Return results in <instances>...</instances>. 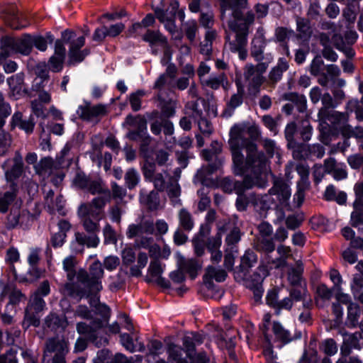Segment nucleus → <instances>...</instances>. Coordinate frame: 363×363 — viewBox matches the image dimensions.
<instances>
[{"instance_id": "nucleus-53", "label": "nucleus", "mask_w": 363, "mask_h": 363, "mask_svg": "<svg viewBox=\"0 0 363 363\" xmlns=\"http://www.w3.org/2000/svg\"><path fill=\"white\" fill-rule=\"evenodd\" d=\"M145 95V91L139 89L130 95V104L134 111H138L141 108V99Z\"/></svg>"}, {"instance_id": "nucleus-15", "label": "nucleus", "mask_w": 363, "mask_h": 363, "mask_svg": "<svg viewBox=\"0 0 363 363\" xmlns=\"http://www.w3.org/2000/svg\"><path fill=\"white\" fill-rule=\"evenodd\" d=\"M30 216L27 212H21L18 208H13L7 217L6 227L9 229H13L17 227L27 228L29 225Z\"/></svg>"}, {"instance_id": "nucleus-29", "label": "nucleus", "mask_w": 363, "mask_h": 363, "mask_svg": "<svg viewBox=\"0 0 363 363\" xmlns=\"http://www.w3.org/2000/svg\"><path fill=\"white\" fill-rule=\"evenodd\" d=\"M179 226L185 231H191L194 227V220L191 213L184 208L178 212Z\"/></svg>"}, {"instance_id": "nucleus-24", "label": "nucleus", "mask_w": 363, "mask_h": 363, "mask_svg": "<svg viewBox=\"0 0 363 363\" xmlns=\"http://www.w3.org/2000/svg\"><path fill=\"white\" fill-rule=\"evenodd\" d=\"M269 194L250 196L252 203L257 211H259L261 216H266L267 211L270 208L272 203Z\"/></svg>"}, {"instance_id": "nucleus-32", "label": "nucleus", "mask_w": 363, "mask_h": 363, "mask_svg": "<svg viewBox=\"0 0 363 363\" xmlns=\"http://www.w3.org/2000/svg\"><path fill=\"white\" fill-rule=\"evenodd\" d=\"M77 264V259L72 255L65 257L62 261V267L67 273V278L69 281L68 283H73L72 281L74 277L77 275V272H76L75 269Z\"/></svg>"}, {"instance_id": "nucleus-6", "label": "nucleus", "mask_w": 363, "mask_h": 363, "mask_svg": "<svg viewBox=\"0 0 363 363\" xmlns=\"http://www.w3.org/2000/svg\"><path fill=\"white\" fill-rule=\"evenodd\" d=\"M76 33L72 30H65L62 33V40L69 44L68 57L69 63L74 64L82 62L89 53V50L81 48L84 45L85 37L81 36L76 39Z\"/></svg>"}, {"instance_id": "nucleus-5", "label": "nucleus", "mask_w": 363, "mask_h": 363, "mask_svg": "<svg viewBox=\"0 0 363 363\" xmlns=\"http://www.w3.org/2000/svg\"><path fill=\"white\" fill-rule=\"evenodd\" d=\"M279 290L274 288L267 294L266 301L272 307L277 315H280L282 310L289 311L294 305V301H302L303 308H311L313 301L307 290L306 284L300 287H294L289 291V296L279 300Z\"/></svg>"}, {"instance_id": "nucleus-40", "label": "nucleus", "mask_w": 363, "mask_h": 363, "mask_svg": "<svg viewBox=\"0 0 363 363\" xmlns=\"http://www.w3.org/2000/svg\"><path fill=\"white\" fill-rule=\"evenodd\" d=\"M167 192L174 206L182 204L181 200L179 199L181 195V188L177 182L170 181L167 186Z\"/></svg>"}, {"instance_id": "nucleus-19", "label": "nucleus", "mask_w": 363, "mask_h": 363, "mask_svg": "<svg viewBox=\"0 0 363 363\" xmlns=\"http://www.w3.org/2000/svg\"><path fill=\"white\" fill-rule=\"evenodd\" d=\"M3 18L5 22L13 29H21L27 26L23 23V18L18 15L15 5L8 6L3 10Z\"/></svg>"}, {"instance_id": "nucleus-59", "label": "nucleus", "mask_w": 363, "mask_h": 363, "mask_svg": "<svg viewBox=\"0 0 363 363\" xmlns=\"http://www.w3.org/2000/svg\"><path fill=\"white\" fill-rule=\"evenodd\" d=\"M37 313L34 311L26 308L25 310L24 324L26 323L28 327L30 325L38 326L40 320L36 315Z\"/></svg>"}, {"instance_id": "nucleus-39", "label": "nucleus", "mask_w": 363, "mask_h": 363, "mask_svg": "<svg viewBox=\"0 0 363 363\" xmlns=\"http://www.w3.org/2000/svg\"><path fill=\"white\" fill-rule=\"evenodd\" d=\"M288 147L292 150V155L294 159H305L310 155V145L295 142L294 145L288 146Z\"/></svg>"}, {"instance_id": "nucleus-17", "label": "nucleus", "mask_w": 363, "mask_h": 363, "mask_svg": "<svg viewBox=\"0 0 363 363\" xmlns=\"http://www.w3.org/2000/svg\"><path fill=\"white\" fill-rule=\"evenodd\" d=\"M269 194L277 196V199L281 204L287 206L291 197V189L284 181L276 179L274 182L273 186L269 190Z\"/></svg>"}, {"instance_id": "nucleus-57", "label": "nucleus", "mask_w": 363, "mask_h": 363, "mask_svg": "<svg viewBox=\"0 0 363 363\" xmlns=\"http://www.w3.org/2000/svg\"><path fill=\"white\" fill-rule=\"evenodd\" d=\"M186 113L189 117L194 118L196 121L203 118V111L199 108L197 101H194L188 104Z\"/></svg>"}, {"instance_id": "nucleus-33", "label": "nucleus", "mask_w": 363, "mask_h": 363, "mask_svg": "<svg viewBox=\"0 0 363 363\" xmlns=\"http://www.w3.org/2000/svg\"><path fill=\"white\" fill-rule=\"evenodd\" d=\"M89 298H90L89 304L91 306L94 307L96 312L102 316L103 320H101L104 322L105 326L110 318L109 308L105 304L99 303V298L96 296V294L92 295Z\"/></svg>"}, {"instance_id": "nucleus-13", "label": "nucleus", "mask_w": 363, "mask_h": 363, "mask_svg": "<svg viewBox=\"0 0 363 363\" xmlns=\"http://www.w3.org/2000/svg\"><path fill=\"white\" fill-rule=\"evenodd\" d=\"M163 268L162 263L157 259L151 260L148 269L147 281L155 282L163 288H169V282L162 277Z\"/></svg>"}, {"instance_id": "nucleus-1", "label": "nucleus", "mask_w": 363, "mask_h": 363, "mask_svg": "<svg viewBox=\"0 0 363 363\" xmlns=\"http://www.w3.org/2000/svg\"><path fill=\"white\" fill-rule=\"evenodd\" d=\"M221 7L223 21L226 18L225 11L227 9L232 11L231 17L228 18L226 22L229 30L235 33V40H230L226 31V44L232 52L238 53L239 58L244 60L247 56L246 49L247 36L250 33V26L255 21V14L252 11H246L247 0H222Z\"/></svg>"}, {"instance_id": "nucleus-54", "label": "nucleus", "mask_w": 363, "mask_h": 363, "mask_svg": "<svg viewBox=\"0 0 363 363\" xmlns=\"http://www.w3.org/2000/svg\"><path fill=\"white\" fill-rule=\"evenodd\" d=\"M206 275L211 279H214L216 281L221 282L225 279L227 273L224 269L208 267L206 269Z\"/></svg>"}, {"instance_id": "nucleus-64", "label": "nucleus", "mask_w": 363, "mask_h": 363, "mask_svg": "<svg viewBox=\"0 0 363 363\" xmlns=\"http://www.w3.org/2000/svg\"><path fill=\"white\" fill-rule=\"evenodd\" d=\"M354 190L356 195V200L354 203V208L363 206V182L357 183Z\"/></svg>"}, {"instance_id": "nucleus-58", "label": "nucleus", "mask_w": 363, "mask_h": 363, "mask_svg": "<svg viewBox=\"0 0 363 363\" xmlns=\"http://www.w3.org/2000/svg\"><path fill=\"white\" fill-rule=\"evenodd\" d=\"M309 189V186L297 184V191L294 196V205L299 208L304 201L305 192Z\"/></svg>"}, {"instance_id": "nucleus-38", "label": "nucleus", "mask_w": 363, "mask_h": 363, "mask_svg": "<svg viewBox=\"0 0 363 363\" xmlns=\"http://www.w3.org/2000/svg\"><path fill=\"white\" fill-rule=\"evenodd\" d=\"M272 330L276 338L281 342L288 343L292 340L290 332L285 329L281 323L274 321L273 323Z\"/></svg>"}, {"instance_id": "nucleus-3", "label": "nucleus", "mask_w": 363, "mask_h": 363, "mask_svg": "<svg viewBox=\"0 0 363 363\" xmlns=\"http://www.w3.org/2000/svg\"><path fill=\"white\" fill-rule=\"evenodd\" d=\"M103 276L102 264L99 261H96L90 265L89 272L79 269L77 275L78 283H66L62 291L67 296L78 298L79 301L83 298H89L97 294L102 289Z\"/></svg>"}, {"instance_id": "nucleus-7", "label": "nucleus", "mask_w": 363, "mask_h": 363, "mask_svg": "<svg viewBox=\"0 0 363 363\" xmlns=\"http://www.w3.org/2000/svg\"><path fill=\"white\" fill-rule=\"evenodd\" d=\"M0 46L1 49V57L6 58L12 53L18 52L25 55H29L32 50L33 42H32V37L29 35L19 39L5 37L1 40Z\"/></svg>"}, {"instance_id": "nucleus-41", "label": "nucleus", "mask_w": 363, "mask_h": 363, "mask_svg": "<svg viewBox=\"0 0 363 363\" xmlns=\"http://www.w3.org/2000/svg\"><path fill=\"white\" fill-rule=\"evenodd\" d=\"M179 266L184 272L189 273L192 279L196 277V272L199 267L198 263L193 259H182Z\"/></svg>"}, {"instance_id": "nucleus-48", "label": "nucleus", "mask_w": 363, "mask_h": 363, "mask_svg": "<svg viewBox=\"0 0 363 363\" xmlns=\"http://www.w3.org/2000/svg\"><path fill=\"white\" fill-rule=\"evenodd\" d=\"M316 298L315 301L316 304H320V300L322 301H329L332 296L333 291L331 289H328L325 284H320L316 288Z\"/></svg>"}, {"instance_id": "nucleus-49", "label": "nucleus", "mask_w": 363, "mask_h": 363, "mask_svg": "<svg viewBox=\"0 0 363 363\" xmlns=\"http://www.w3.org/2000/svg\"><path fill=\"white\" fill-rule=\"evenodd\" d=\"M209 193L208 189L202 187L198 190L197 194L200 197V200L198 203V209L200 211H204L211 203V199L208 196Z\"/></svg>"}, {"instance_id": "nucleus-25", "label": "nucleus", "mask_w": 363, "mask_h": 363, "mask_svg": "<svg viewBox=\"0 0 363 363\" xmlns=\"http://www.w3.org/2000/svg\"><path fill=\"white\" fill-rule=\"evenodd\" d=\"M45 324L46 327L52 330H57L58 329L65 330L68 325V322L65 315L60 316L57 314L51 313L46 317Z\"/></svg>"}, {"instance_id": "nucleus-11", "label": "nucleus", "mask_w": 363, "mask_h": 363, "mask_svg": "<svg viewBox=\"0 0 363 363\" xmlns=\"http://www.w3.org/2000/svg\"><path fill=\"white\" fill-rule=\"evenodd\" d=\"M11 162L12 165L10 168L5 170V177L7 182L10 183L11 189L16 188V184L15 181L18 179L23 174V162L21 154L16 152L14 157L11 161L7 160L5 162L2 167L5 168L9 163Z\"/></svg>"}, {"instance_id": "nucleus-63", "label": "nucleus", "mask_w": 363, "mask_h": 363, "mask_svg": "<svg viewBox=\"0 0 363 363\" xmlns=\"http://www.w3.org/2000/svg\"><path fill=\"white\" fill-rule=\"evenodd\" d=\"M103 233L105 243L114 244L116 242V233L110 224L107 223L105 225L103 230Z\"/></svg>"}, {"instance_id": "nucleus-16", "label": "nucleus", "mask_w": 363, "mask_h": 363, "mask_svg": "<svg viewBox=\"0 0 363 363\" xmlns=\"http://www.w3.org/2000/svg\"><path fill=\"white\" fill-rule=\"evenodd\" d=\"M267 40L262 33H257L252 38L250 44V55L257 62L264 61L266 57L264 49Z\"/></svg>"}, {"instance_id": "nucleus-56", "label": "nucleus", "mask_w": 363, "mask_h": 363, "mask_svg": "<svg viewBox=\"0 0 363 363\" xmlns=\"http://www.w3.org/2000/svg\"><path fill=\"white\" fill-rule=\"evenodd\" d=\"M83 218V226L86 231L91 234H96L99 231V221H94L92 218L87 216H82Z\"/></svg>"}, {"instance_id": "nucleus-47", "label": "nucleus", "mask_w": 363, "mask_h": 363, "mask_svg": "<svg viewBox=\"0 0 363 363\" xmlns=\"http://www.w3.org/2000/svg\"><path fill=\"white\" fill-rule=\"evenodd\" d=\"M296 169L301 177L297 184L310 186V182L308 181L309 167L303 164H298L296 165Z\"/></svg>"}, {"instance_id": "nucleus-4", "label": "nucleus", "mask_w": 363, "mask_h": 363, "mask_svg": "<svg viewBox=\"0 0 363 363\" xmlns=\"http://www.w3.org/2000/svg\"><path fill=\"white\" fill-rule=\"evenodd\" d=\"M242 169L240 173L236 171V165L233 164V172L236 175H245L242 182L235 181L229 177L223 178L220 182V188L225 192L230 194L235 191L237 194H241L245 190L255 186H262L264 184L262 175L266 174L268 168L262 167L259 170L249 168L247 164L242 162Z\"/></svg>"}, {"instance_id": "nucleus-37", "label": "nucleus", "mask_w": 363, "mask_h": 363, "mask_svg": "<svg viewBox=\"0 0 363 363\" xmlns=\"http://www.w3.org/2000/svg\"><path fill=\"white\" fill-rule=\"evenodd\" d=\"M8 84L13 93L18 95H21L22 93L26 91L23 85V76L22 74H17L7 79Z\"/></svg>"}, {"instance_id": "nucleus-22", "label": "nucleus", "mask_w": 363, "mask_h": 363, "mask_svg": "<svg viewBox=\"0 0 363 363\" xmlns=\"http://www.w3.org/2000/svg\"><path fill=\"white\" fill-rule=\"evenodd\" d=\"M268 275V269L266 266H259L256 271L246 280V286L251 288L262 286L264 278Z\"/></svg>"}, {"instance_id": "nucleus-14", "label": "nucleus", "mask_w": 363, "mask_h": 363, "mask_svg": "<svg viewBox=\"0 0 363 363\" xmlns=\"http://www.w3.org/2000/svg\"><path fill=\"white\" fill-rule=\"evenodd\" d=\"M104 327V322L101 319L96 318L91 321L89 325L84 322L78 323L76 329L78 333L84 335L91 341L94 342L98 338L99 330Z\"/></svg>"}, {"instance_id": "nucleus-62", "label": "nucleus", "mask_w": 363, "mask_h": 363, "mask_svg": "<svg viewBox=\"0 0 363 363\" xmlns=\"http://www.w3.org/2000/svg\"><path fill=\"white\" fill-rule=\"evenodd\" d=\"M111 193L113 199L122 201L126 196V190L116 182H111Z\"/></svg>"}, {"instance_id": "nucleus-61", "label": "nucleus", "mask_w": 363, "mask_h": 363, "mask_svg": "<svg viewBox=\"0 0 363 363\" xmlns=\"http://www.w3.org/2000/svg\"><path fill=\"white\" fill-rule=\"evenodd\" d=\"M123 264L130 265L135 260V252L132 247H125L121 252Z\"/></svg>"}, {"instance_id": "nucleus-34", "label": "nucleus", "mask_w": 363, "mask_h": 363, "mask_svg": "<svg viewBox=\"0 0 363 363\" xmlns=\"http://www.w3.org/2000/svg\"><path fill=\"white\" fill-rule=\"evenodd\" d=\"M284 99L293 103L299 112H304L307 108V101L305 96L295 92L287 93L284 95Z\"/></svg>"}, {"instance_id": "nucleus-43", "label": "nucleus", "mask_w": 363, "mask_h": 363, "mask_svg": "<svg viewBox=\"0 0 363 363\" xmlns=\"http://www.w3.org/2000/svg\"><path fill=\"white\" fill-rule=\"evenodd\" d=\"M104 186L103 181L101 179H91L86 189L92 194H109V190L104 188Z\"/></svg>"}, {"instance_id": "nucleus-52", "label": "nucleus", "mask_w": 363, "mask_h": 363, "mask_svg": "<svg viewBox=\"0 0 363 363\" xmlns=\"http://www.w3.org/2000/svg\"><path fill=\"white\" fill-rule=\"evenodd\" d=\"M183 27L187 38L193 42L196 38V34L199 29L196 21L194 20L188 21L184 23Z\"/></svg>"}, {"instance_id": "nucleus-8", "label": "nucleus", "mask_w": 363, "mask_h": 363, "mask_svg": "<svg viewBox=\"0 0 363 363\" xmlns=\"http://www.w3.org/2000/svg\"><path fill=\"white\" fill-rule=\"evenodd\" d=\"M154 232V223L149 220H140L137 223H132L128 225L126 235L128 238H140V240L136 244L139 247H147L152 241L151 238L144 236L146 235H152Z\"/></svg>"}, {"instance_id": "nucleus-28", "label": "nucleus", "mask_w": 363, "mask_h": 363, "mask_svg": "<svg viewBox=\"0 0 363 363\" xmlns=\"http://www.w3.org/2000/svg\"><path fill=\"white\" fill-rule=\"evenodd\" d=\"M34 168L38 174L45 176L50 174L56 168V165L52 158L46 157L42 158L40 162L34 166Z\"/></svg>"}, {"instance_id": "nucleus-20", "label": "nucleus", "mask_w": 363, "mask_h": 363, "mask_svg": "<svg viewBox=\"0 0 363 363\" xmlns=\"http://www.w3.org/2000/svg\"><path fill=\"white\" fill-rule=\"evenodd\" d=\"M289 67V62L285 58L280 57L277 65L273 67L268 74V83L269 86L274 87L281 79L283 73L287 71Z\"/></svg>"}, {"instance_id": "nucleus-31", "label": "nucleus", "mask_w": 363, "mask_h": 363, "mask_svg": "<svg viewBox=\"0 0 363 363\" xmlns=\"http://www.w3.org/2000/svg\"><path fill=\"white\" fill-rule=\"evenodd\" d=\"M78 213L80 216H87L97 221L102 219L104 216V211L95 208L87 203L80 205Z\"/></svg>"}, {"instance_id": "nucleus-30", "label": "nucleus", "mask_w": 363, "mask_h": 363, "mask_svg": "<svg viewBox=\"0 0 363 363\" xmlns=\"http://www.w3.org/2000/svg\"><path fill=\"white\" fill-rule=\"evenodd\" d=\"M140 201L142 203L146 205L151 211L157 209L160 205L158 193L154 190L151 191L147 194L143 191H141Z\"/></svg>"}, {"instance_id": "nucleus-35", "label": "nucleus", "mask_w": 363, "mask_h": 363, "mask_svg": "<svg viewBox=\"0 0 363 363\" xmlns=\"http://www.w3.org/2000/svg\"><path fill=\"white\" fill-rule=\"evenodd\" d=\"M202 84L212 89L216 90L223 86L225 88V84H228V80L224 73L219 74L216 76H211L208 79L203 80Z\"/></svg>"}, {"instance_id": "nucleus-21", "label": "nucleus", "mask_w": 363, "mask_h": 363, "mask_svg": "<svg viewBox=\"0 0 363 363\" xmlns=\"http://www.w3.org/2000/svg\"><path fill=\"white\" fill-rule=\"evenodd\" d=\"M45 352L52 353H68V342L64 337L49 338L45 343Z\"/></svg>"}, {"instance_id": "nucleus-60", "label": "nucleus", "mask_w": 363, "mask_h": 363, "mask_svg": "<svg viewBox=\"0 0 363 363\" xmlns=\"http://www.w3.org/2000/svg\"><path fill=\"white\" fill-rule=\"evenodd\" d=\"M296 132V125L294 122H291L287 124L285 130V138L288 142L287 146H292L296 142L294 139V135Z\"/></svg>"}, {"instance_id": "nucleus-2", "label": "nucleus", "mask_w": 363, "mask_h": 363, "mask_svg": "<svg viewBox=\"0 0 363 363\" xmlns=\"http://www.w3.org/2000/svg\"><path fill=\"white\" fill-rule=\"evenodd\" d=\"M245 135V125L242 123L235 124L230 128L228 144L236 171L241 172L243 169L242 162L257 171L262 167L268 168V161L264 152L258 150L257 145L246 138Z\"/></svg>"}, {"instance_id": "nucleus-44", "label": "nucleus", "mask_w": 363, "mask_h": 363, "mask_svg": "<svg viewBox=\"0 0 363 363\" xmlns=\"http://www.w3.org/2000/svg\"><path fill=\"white\" fill-rule=\"evenodd\" d=\"M256 249L259 251L269 253L275 250L273 239L269 238H259L256 244Z\"/></svg>"}, {"instance_id": "nucleus-55", "label": "nucleus", "mask_w": 363, "mask_h": 363, "mask_svg": "<svg viewBox=\"0 0 363 363\" xmlns=\"http://www.w3.org/2000/svg\"><path fill=\"white\" fill-rule=\"evenodd\" d=\"M352 225L363 230V206L354 208L351 215Z\"/></svg>"}, {"instance_id": "nucleus-45", "label": "nucleus", "mask_w": 363, "mask_h": 363, "mask_svg": "<svg viewBox=\"0 0 363 363\" xmlns=\"http://www.w3.org/2000/svg\"><path fill=\"white\" fill-rule=\"evenodd\" d=\"M126 186L129 189H134L139 183L140 175L136 169L130 168L125 174Z\"/></svg>"}, {"instance_id": "nucleus-10", "label": "nucleus", "mask_w": 363, "mask_h": 363, "mask_svg": "<svg viewBox=\"0 0 363 363\" xmlns=\"http://www.w3.org/2000/svg\"><path fill=\"white\" fill-rule=\"evenodd\" d=\"M144 178L153 184L154 187L159 191H163L166 188V177L169 175L166 171L158 172L154 162L145 161L142 167Z\"/></svg>"}, {"instance_id": "nucleus-12", "label": "nucleus", "mask_w": 363, "mask_h": 363, "mask_svg": "<svg viewBox=\"0 0 363 363\" xmlns=\"http://www.w3.org/2000/svg\"><path fill=\"white\" fill-rule=\"evenodd\" d=\"M108 113V106L106 105L99 104L91 106L90 103H86L84 106H80L77 110L79 116L85 121H91L95 119L99 120Z\"/></svg>"}, {"instance_id": "nucleus-36", "label": "nucleus", "mask_w": 363, "mask_h": 363, "mask_svg": "<svg viewBox=\"0 0 363 363\" xmlns=\"http://www.w3.org/2000/svg\"><path fill=\"white\" fill-rule=\"evenodd\" d=\"M75 240L80 245H86L87 247H96L99 243V238L96 234L86 235L77 232L75 233Z\"/></svg>"}, {"instance_id": "nucleus-18", "label": "nucleus", "mask_w": 363, "mask_h": 363, "mask_svg": "<svg viewBox=\"0 0 363 363\" xmlns=\"http://www.w3.org/2000/svg\"><path fill=\"white\" fill-rule=\"evenodd\" d=\"M167 352L168 363H193L192 357H189L180 346L174 343L168 344Z\"/></svg>"}, {"instance_id": "nucleus-42", "label": "nucleus", "mask_w": 363, "mask_h": 363, "mask_svg": "<svg viewBox=\"0 0 363 363\" xmlns=\"http://www.w3.org/2000/svg\"><path fill=\"white\" fill-rule=\"evenodd\" d=\"M143 39L150 44L161 43L165 45L167 43V38L160 32L155 30H147L143 36Z\"/></svg>"}, {"instance_id": "nucleus-27", "label": "nucleus", "mask_w": 363, "mask_h": 363, "mask_svg": "<svg viewBox=\"0 0 363 363\" xmlns=\"http://www.w3.org/2000/svg\"><path fill=\"white\" fill-rule=\"evenodd\" d=\"M303 272V265L301 260L296 262L295 267H291L288 272L287 279L289 283L297 286L301 285L302 274Z\"/></svg>"}, {"instance_id": "nucleus-9", "label": "nucleus", "mask_w": 363, "mask_h": 363, "mask_svg": "<svg viewBox=\"0 0 363 363\" xmlns=\"http://www.w3.org/2000/svg\"><path fill=\"white\" fill-rule=\"evenodd\" d=\"M323 107L318 111V117L320 120H328L332 123L337 124L347 121V115L344 113L333 111L336 107L335 101L329 93H325L321 98Z\"/></svg>"}, {"instance_id": "nucleus-26", "label": "nucleus", "mask_w": 363, "mask_h": 363, "mask_svg": "<svg viewBox=\"0 0 363 363\" xmlns=\"http://www.w3.org/2000/svg\"><path fill=\"white\" fill-rule=\"evenodd\" d=\"M54 191L52 189H49L45 193V205L50 211H57L60 213H62L65 205V200L62 196L59 195L56 196V203H54Z\"/></svg>"}, {"instance_id": "nucleus-50", "label": "nucleus", "mask_w": 363, "mask_h": 363, "mask_svg": "<svg viewBox=\"0 0 363 363\" xmlns=\"http://www.w3.org/2000/svg\"><path fill=\"white\" fill-rule=\"evenodd\" d=\"M45 306V302L44 300L38 294H35L26 308L34 311L35 313H40L44 309Z\"/></svg>"}, {"instance_id": "nucleus-46", "label": "nucleus", "mask_w": 363, "mask_h": 363, "mask_svg": "<svg viewBox=\"0 0 363 363\" xmlns=\"http://www.w3.org/2000/svg\"><path fill=\"white\" fill-rule=\"evenodd\" d=\"M16 188L12 189V191H6L0 197V212L6 213L9 206L16 199Z\"/></svg>"}, {"instance_id": "nucleus-51", "label": "nucleus", "mask_w": 363, "mask_h": 363, "mask_svg": "<svg viewBox=\"0 0 363 363\" xmlns=\"http://www.w3.org/2000/svg\"><path fill=\"white\" fill-rule=\"evenodd\" d=\"M359 315L360 309L357 303H350L347 306V319L352 326L357 325Z\"/></svg>"}, {"instance_id": "nucleus-23", "label": "nucleus", "mask_w": 363, "mask_h": 363, "mask_svg": "<svg viewBox=\"0 0 363 363\" xmlns=\"http://www.w3.org/2000/svg\"><path fill=\"white\" fill-rule=\"evenodd\" d=\"M12 272L15 279L23 284H30L38 280L43 275V272L36 267H30L26 275L18 274L14 267H12Z\"/></svg>"}]
</instances>
